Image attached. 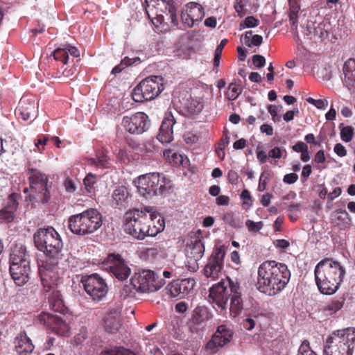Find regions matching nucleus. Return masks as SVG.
<instances>
[{
  "label": "nucleus",
  "mask_w": 355,
  "mask_h": 355,
  "mask_svg": "<svg viewBox=\"0 0 355 355\" xmlns=\"http://www.w3.org/2000/svg\"><path fill=\"white\" fill-rule=\"evenodd\" d=\"M257 274V289L269 296L279 293L291 279L288 266L274 260L265 261L261 263Z\"/></svg>",
  "instance_id": "f257e3e1"
},
{
  "label": "nucleus",
  "mask_w": 355,
  "mask_h": 355,
  "mask_svg": "<svg viewBox=\"0 0 355 355\" xmlns=\"http://www.w3.org/2000/svg\"><path fill=\"white\" fill-rule=\"evenodd\" d=\"M314 274L319 291L323 295H331L340 288L346 270L338 261L325 259L316 265Z\"/></svg>",
  "instance_id": "f03ea898"
},
{
  "label": "nucleus",
  "mask_w": 355,
  "mask_h": 355,
  "mask_svg": "<svg viewBox=\"0 0 355 355\" xmlns=\"http://www.w3.org/2000/svg\"><path fill=\"white\" fill-rule=\"evenodd\" d=\"M355 328L348 327L334 331L324 346V355H354Z\"/></svg>",
  "instance_id": "7ed1b4c3"
},
{
  "label": "nucleus",
  "mask_w": 355,
  "mask_h": 355,
  "mask_svg": "<svg viewBox=\"0 0 355 355\" xmlns=\"http://www.w3.org/2000/svg\"><path fill=\"white\" fill-rule=\"evenodd\" d=\"M33 239L36 248L43 252L49 259H60L63 245L60 236L53 227L38 229Z\"/></svg>",
  "instance_id": "20e7f679"
},
{
  "label": "nucleus",
  "mask_w": 355,
  "mask_h": 355,
  "mask_svg": "<svg viewBox=\"0 0 355 355\" xmlns=\"http://www.w3.org/2000/svg\"><path fill=\"white\" fill-rule=\"evenodd\" d=\"M143 6L148 19L156 27L166 21H170L173 26L178 24L176 8L173 0H145Z\"/></svg>",
  "instance_id": "39448f33"
},
{
  "label": "nucleus",
  "mask_w": 355,
  "mask_h": 355,
  "mask_svg": "<svg viewBox=\"0 0 355 355\" xmlns=\"http://www.w3.org/2000/svg\"><path fill=\"white\" fill-rule=\"evenodd\" d=\"M68 223L71 232L84 236L95 232L101 227L102 216L97 209L91 208L71 216Z\"/></svg>",
  "instance_id": "423d86ee"
},
{
  "label": "nucleus",
  "mask_w": 355,
  "mask_h": 355,
  "mask_svg": "<svg viewBox=\"0 0 355 355\" xmlns=\"http://www.w3.org/2000/svg\"><path fill=\"white\" fill-rule=\"evenodd\" d=\"M149 218L146 210L134 209L125 213V232L138 240H143L148 236Z\"/></svg>",
  "instance_id": "0eeeda50"
},
{
  "label": "nucleus",
  "mask_w": 355,
  "mask_h": 355,
  "mask_svg": "<svg viewBox=\"0 0 355 355\" xmlns=\"http://www.w3.org/2000/svg\"><path fill=\"white\" fill-rule=\"evenodd\" d=\"M135 183L140 195L146 198L162 194L166 189V178L159 173L141 175Z\"/></svg>",
  "instance_id": "6e6552de"
},
{
  "label": "nucleus",
  "mask_w": 355,
  "mask_h": 355,
  "mask_svg": "<svg viewBox=\"0 0 355 355\" xmlns=\"http://www.w3.org/2000/svg\"><path fill=\"white\" fill-rule=\"evenodd\" d=\"M163 90V78L158 76H149L136 86L132 92V98L138 103L151 101L158 96Z\"/></svg>",
  "instance_id": "1a4fd4ad"
},
{
  "label": "nucleus",
  "mask_w": 355,
  "mask_h": 355,
  "mask_svg": "<svg viewBox=\"0 0 355 355\" xmlns=\"http://www.w3.org/2000/svg\"><path fill=\"white\" fill-rule=\"evenodd\" d=\"M32 200L42 203H46L51 198L50 186L48 184L47 176L40 170L33 168L28 169Z\"/></svg>",
  "instance_id": "9d476101"
},
{
  "label": "nucleus",
  "mask_w": 355,
  "mask_h": 355,
  "mask_svg": "<svg viewBox=\"0 0 355 355\" xmlns=\"http://www.w3.org/2000/svg\"><path fill=\"white\" fill-rule=\"evenodd\" d=\"M233 284H239V283L227 277L209 288L208 300L214 308L220 309L221 311H226L228 301L232 296L231 288Z\"/></svg>",
  "instance_id": "9b49d317"
},
{
  "label": "nucleus",
  "mask_w": 355,
  "mask_h": 355,
  "mask_svg": "<svg viewBox=\"0 0 355 355\" xmlns=\"http://www.w3.org/2000/svg\"><path fill=\"white\" fill-rule=\"evenodd\" d=\"M130 282L135 291L141 293L158 291L166 284L164 279L159 277L150 270H143L135 273Z\"/></svg>",
  "instance_id": "f8f14e48"
},
{
  "label": "nucleus",
  "mask_w": 355,
  "mask_h": 355,
  "mask_svg": "<svg viewBox=\"0 0 355 355\" xmlns=\"http://www.w3.org/2000/svg\"><path fill=\"white\" fill-rule=\"evenodd\" d=\"M81 282L85 292L95 301L103 300L108 292L105 280L96 273L83 277Z\"/></svg>",
  "instance_id": "ddd939ff"
},
{
  "label": "nucleus",
  "mask_w": 355,
  "mask_h": 355,
  "mask_svg": "<svg viewBox=\"0 0 355 355\" xmlns=\"http://www.w3.org/2000/svg\"><path fill=\"white\" fill-rule=\"evenodd\" d=\"M225 256V246L220 245L214 249L204 268V275L207 278L216 280L220 277L224 266Z\"/></svg>",
  "instance_id": "4468645a"
},
{
  "label": "nucleus",
  "mask_w": 355,
  "mask_h": 355,
  "mask_svg": "<svg viewBox=\"0 0 355 355\" xmlns=\"http://www.w3.org/2000/svg\"><path fill=\"white\" fill-rule=\"evenodd\" d=\"M331 31V26L328 20L309 21L304 30V39L315 43L324 42L328 39Z\"/></svg>",
  "instance_id": "2eb2a0df"
},
{
  "label": "nucleus",
  "mask_w": 355,
  "mask_h": 355,
  "mask_svg": "<svg viewBox=\"0 0 355 355\" xmlns=\"http://www.w3.org/2000/svg\"><path fill=\"white\" fill-rule=\"evenodd\" d=\"M102 267L120 281L126 279L131 272L125 260L119 254H110L103 261Z\"/></svg>",
  "instance_id": "dca6fc26"
},
{
  "label": "nucleus",
  "mask_w": 355,
  "mask_h": 355,
  "mask_svg": "<svg viewBox=\"0 0 355 355\" xmlns=\"http://www.w3.org/2000/svg\"><path fill=\"white\" fill-rule=\"evenodd\" d=\"M204 17V8L198 3L189 2L182 8L181 20L189 28L198 24Z\"/></svg>",
  "instance_id": "f3484780"
},
{
  "label": "nucleus",
  "mask_w": 355,
  "mask_h": 355,
  "mask_svg": "<svg viewBox=\"0 0 355 355\" xmlns=\"http://www.w3.org/2000/svg\"><path fill=\"white\" fill-rule=\"evenodd\" d=\"M150 125L148 116L144 112L125 116L122 120V125L130 134H141L149 128Z\"/></svg>",
  "instance_id": "a211bd4d"
},
{
  "label": "nucleus",
  "mask_w": 355,
  "mask_h": 355,
  "mask_svg": "<svg viewBox=\"0 0 355 355\" xmlns=\"http://www.w3.org/2000/svg\"><path fill=\"white\" fill-rule=\"evenodd\" d=\"M233 331L225 324L218 327L211 340L206 345V349L211 353H216L219 348L228 344L232 339Z\"/></svg>",
  "instance_id": "6ab92c4d"
},
{
  "label": "nucleus",
  "mask_w": 355,
  "mask_h": 355,
  "mask_svg": "<svg viewBox=\"0 0 355 355\" xmlns=\"http://www.w3.org/2000/svg\"><path fill=\"white\" fill-rule=\"evenodd\" d=\"M49 261L50 263L46 261L40 266L39 273L44 287L51 290L57 285L58 281V260L49 259Z\"/></svg>",
  "instance_id": "aec40b11"
},
{
  "label": "nucleus",
  "mask_w": 355,
  "mask_h": 355,
  "mask_svg": "<svg viewBox=\"0 0 355 355\" xmlns=\"http://www.w3.org/2000/svg\"><path fill=\"white\" fill-rule=\"evenodd\" d=\"M186 257L189 267L193 270L198 268V261H200L204 255L205 246L201 239H196L188 243L186 247Z\"/></svg>",
  "instance_id": "412c9836"
},
{
  "label": "nucleus",
  "mask_w": 355,
  "mask_h": 355,
  "mask_svg": "<svg viewBox=\"0 0 355 355\" xmlns=\"http://www.w3.org/2000/svg\"><path fill=\"white\" fill-rule=\"evenodd\" d=\"M193 279H184L173 281L166 286V290L171 297L182 298L193 289Z\"/></svg>",
  "instance_id": "4be33fe9"
},
{
  "label": "nucleus",
  "mask_w": 355,
  "mask_h": 355,
  "mask_svg": "<svg viewBox=\"0 0 355 355\" xmlns=\"http://www.w3.org/2000/svg\"><path fill=\"white\" fill-rule=\"evenodd\" d=\"M175 123V119L172 114L170 112L166 113L159 128V131L157 137V139L161 143H170L173 141V126Z\"/></svg>",
  "instance_id": "5701e85b"
},
{
  "label": "nucleus",
  "mask_w": 355,
  "mask_h": 355,
  "mask_svg": "<svg viewBox=\"0 0 355 355\" xmlns=\"http://www.w3.org/2000/svg\"><path fill=\"white\" fill-rule=\"evenodd\" d=\"M340 77L343 85L352 92H355V58L345 62Z\"/></svg>",
  "instance_id": "b1692460"
},
{
  "label": "nucleus",
  "mask_w": 355,
  "mask_h": 355,
  "mask_svg": "<svg viewBox=\"0 0 355 355\" xmlns=\"http://www.w3.org/2000/svg\"><path fill=\"white\" fill-rule=\"evenodd\" d=\"M152 207H146L145 210L149 215V223H148L149 229L148 236H155L162 232L165 227V222L164 218L157 212L153 211Z\"/></svg>",
  "instance_id": "393cba45"
},
{
  "label": "nucleus",
  "mask_w": 355,
  "mask_h": 355,
  "mask_svg": "<svg viewBox=\"0 0 355 355\" xmlns=\"http://www.w3.org/2000/svg\"><path fill=\"white\" fill-rule=\"evenodd\" d=\"M30 272V263L10 265L11 277L15 283L19 286L24 285L28 281Z\"/></svg>",
  "instance_id": "a878e982"
},
{
  "label": "nucleus",
  "mask_w": 355,
  "mask_h": 355,
  "mask_svg": "<svg viewBox=\"0 0 355 355\" xmlns=\"http://www.w3.org/2000/svg\"><path fill=\"white\" fill-rule=\"evenodd\" d=\"M26 263L29 264V254L26 246L21 242L13 244L10 248V265Z\"/></svg>",
  "instance_id": "bb28decb"
},
{
  "label": "nucleus",
  "mask_w": 355,
  "mask_h": 355,
  "mask_svg": "<svg viewBox=\"0 0 355 355\" xmlns=\"http://www.w3.org/2000/svg\"><path fill=\"white\" fill-rule=\"evenodd\" d=\"M16 112L24 121L34 119L37 116L36 103L34 100L23 97L19 101Z\"/></svg>",
  "instance_id": "cd10ccee"
},
{
  "label": "nucleus",
  "mask_w": 355,
  "mask_h": 355,
  "mask_svg": "<svg viewBox=\"0 0 355 355\" xmlns=\"http://www.w3.org/2000/svg\"><path fill=\"white\" fill-rule=\"evenodd\" d=\"M52 54L56 61L67 64L69 60V55L73 58H78L80 56V51L76 47L67 45L55 49Z\"/></svg>",
  "instance_id": "c85d7f7f"
},
{
  "label": "nucleus",
  "mask_w": 355,
  "mask_h": 355,
  "mask_svg": "<svg viewBox=\"0 0 355 355\" xmlns=\"http://www.w3.org/2000/svg\"><path fill=\"white\" fill-rule=\"evenodd\" d=\"M232 296L230 297V313L233 318L237 317L243 309V303L239 284L232 286Z\"/></svg>",
  "instance_id": "c756f323"
},
{
  "label": "nucleus",
  "mask_w": 355,
  "mask_h": 355,
  "mask_svg": "<svg viewBox=\"0 0 355 355\" xmlns=\"http://www.w3.org/2000/svg\"><path fill=\"white\" fill-rule=\"evenodd\" d=\"M105 329L110 333L116 332L120 326V311L114 309L107 312L103 318Z\"/></svg>",
  "instance_id": "7c9ffc66"
},
{
  "label": "nucleus",
  "mask_w": 355,
  "mask_h": 355,
  "mask_svg": "<svg viewBox=\"0 0 355 355\" xmlns=\"http://www.w3.org/2000/svg\"><path fill=\"white\" fill-rule=\"evenodd\" d=\"M15 349L19 355H28L34 349L31 340L25 333L20 334L15 339Z\"/></svg>",
  "instance_id": "2f4dec72"
},
{
  "label": "nucleus",
  "mask_w": 355,
  "mask_h": 355,
  "mask_svg": "<svg viewBox=\"0 0 355 355\" xmlns=\"http://www.w3.org/2000/svg\"><path fill=\"white\" fill-rule=\"evenodd\" d=\"M183 110L189 115L198 114L203 108L202 101L198 98H192L191 96L182 103Z\"/></svg>",
  "instance_id": "473e14b6"
},
{
  "label": "nucleus",
  "mask_w": 355,
  "mask_h": 355,
  "mask_svg": "<svg viewBox=\"0 0 355 355\" xmlns=\"http://www.w3.org/2000/svg\"><path fill=\"white\" fill-rule=\"evenodd\" d=\"M212 317L207 307L198 306L193 310L191 320L194 324L200 325L210 320Z\"/></svg>",
  "instance_id": "72a5a7b5"
},
{
  "label": "nucleus",
  "mask_w": 355,
  "mask_h": 355,
  "mask_svg": "<svg viewBox=\"0 0 355 355\" xmlns=\"http://www.w3.org/2000/svg\"><path fill=\"white\" fill-rule=\"evenodd\" d=\"M50 329L56 334L62 336H67L70 331L69 324L58 315H55V320H53V322L50 325Z\"/></svg>",
  "instance_id": "f704fd0d"
},
{
  "label": "nucleus",
  "mask_w": 355,
  "mask_h": 355,
  "mask_svg": "<svg viewBox=\"0 0 355 355\" xmlns=\"http://www.w3.org/2000/svg\"><path fill=\"white\" fill-rule=\"evenodd\" d=\"M344 302L345 298L343 297H336L324 305L322 311L327 315H334L343 308Z\"/></svg>",
  "instance_id": "c9c22d12"
},
{
  "label": "nucleus",
  "mask_w": 355,
  "mask_h": 355,
  "mask_svg": "<svg viewBox=\"0 0 355 355\" xmlns=\"http://www.w3.org/2000/svg\"><path fill=\"white\" fill-rule=\"evenodd\" d=\"M88 164L96 168H107L110 166V158L103 151L99 153L95 157L88 160Z\"/></svg>",
  "instance_id": "e433bc0d"
},
{
  "label": "nucleus",
  "mask_w": 355,
  "mask_h": 355,
  "mask_svg": "<svg viewBox=\"0 0 355 355\" xmlns=\"http://www.w3.org/2000/svg\"><path fill=\"white\" fill-rule=\"evenodd\" d=\"M128 196L126 187L121 186L116 187L112 193L113 202L116 206H124Z\"/></svg>",
  "instance_id": "4c0bfd02"
},
{
  "label": "nucleus",
  "mask_w": 355,
  "mask_h": 355,
  "mask_svg": "<svg viewBox=\"0 0 355 355\" xmlns=\"http://www.w3.org/2000/svg\"><path fill=\"white\" fill-rule=\"evenodd\" d=\"M49 303L54 311L63 312L64 311L62 295L58 291L53 292L52 296L49 299Z\"/></svg>",
  "instance_id": "58836bf2"
},
{
  "label": "nucleus",
  "mask_w": 355,
  "mask_h": 355,
  "mask_svg": "<svg viewBox=\"0 0 355 355\" xmlns=\"http://www.w3.org/2000/svg\"><path fill=\"white\" fill-rule=\"evenodd\" d=\"M96 180L97 176L91 173H88L84 178L83 184L85 192H86L87 194L92 196L94 193V185L96 183Z\"/></svg>",
  "instance_id": "ea45409f"
},
{
  "label": "nucleus",
  "mask_w": 355,
  "mask_h": 355,
  "mask_svg": "<svg viewBox=\"0 0 355 355\" xmlns=\"http://www.w3.org/2000/svg\"><path fill=\"white\" fill-rule=\"evenodd\" d=\"M243 87L239 84L232 83L228 86L227 97L230 101H234L241 94Z\"/></svg>",
  "instance_id": "a19ab883"
},
{
  "label": "nucleus",
  "mask_w": 355,
  "mask_h": 355,
  "mask_svg": "<svg viewBox=\"0 0 355 355\" xmlns=\"http://www.w3.org/2000/svg\"><path fill=\"white\" fill-rule=\"evenodd\" d=\"M299 7L298 6H291L290 8V12H289V22L291 25V31L294 34H297V18H298V12H299ZM296 36L298 37V35H296Z\"/></svg>",
  "instance_id": "79ce46f5"
},
{
  "label": "nucleus",
  "mask_w": 355,
  "mask_h": 355,
  "mask_svg": "<svg viewBox=\"0 0 355 355\" xmlns=\"http://www.w3.org/2000/svg\"><path fill=\"white\" fill-rule=\"evenodd\" d=\"M228 143L229 138L225 137L220 139L216 148V153L220 160H223L225 158V148Z\"/></svg>",
  "instance_id": "37998d69"
},
{
  "label": "nucleus",
  "mask_w": 355,
  "mask_h": 355,
  "mask_svg": "<svg viewBox=\"0 0 355 355\" xmlns=\"http://www.w3.org/2000/svg\"><path fill=\"white\" fill-rule=\"evenodd\" d=\"M164 157L169 159L171 162H174L175 164H182V157L181 155L178 154L175 152H173L171 149H166L163 153Z\"/></svg>",
  "instance_id": "c03bdc74"
},
{
  "label": "nucleus",
  "mask_w": 355,
  "mask_h": 355,
  "mask_svg": "<svg viewBox=\"0 0 355 355\" xmlns=\"http://www.w3.org/2000/svg\"><path fill=\"white\" fill-rule=\"evenodd\" d=\"M297 355H317V354L310 347L309 343L307 340H304L298 349Z\"/></svg>",
  "instance_id": "a18cd8bd"
},
{
  "label": "nucleus",
  "mask_w": 355,
  "mask_h": 355,
  "mask_svg": "<svg viewBox=\"0 0 355 355\" xmlns=\"http://www.w3.org/2000/svg\"><path fill=\"white\" fill-rule=\"evenodd\" d=\"M129 351L122 347H115L103 351L101 355H128Z\"/></svg>",
  "instance_id": "49530a36"
},
{
  "label": "nucleus",
  "mask_w": 355,
  "mask_h": 355,
  "mask_svg": "<svg viewBox=\"0 0 355 355\" xmlns=\"http://www.w3.org/2000/svg\"><path fill=\"white\" fill-rule=\"evenodd\" d=\"M55 315H52L46 312H42L38 317L40 322L44 325H46L50 328L53 320H55Z\"/></svg>",
  "instance_id": "de8ad7c7"
},
{
  "label": "nucleus",
  "mask_w": 355,
  "mask_h": 355,
  "mask_svg": "<svg viewBox=\"0 0 355 355\" xmlns=\"http://www.w3.org/2000/svg\"><path fill=\"white\" fill-rule=\"evenodd\" d=\"M354 129L351 126H345L340 130L341 139L345 142H349L353 137Z\"/></svg>",
  "instance_id": "09e8293b"
},
{
  "label": "nucleus",
  "mask_w": 355,
  "mask_h": 355,
  "mask_svg": "<svg viewBox=\"0 0 355 355\" xmlns=\"http://www.w3.org/2000/svg\"><path fill=\"white\" fill-rule=\"evenodd\" d=\"M270 178V173L268 171H264L260 175L259 182L258 185V190L259 191H263Z\"/></svg>",
  "instance_id": "8fccbe9b"
},
{
  "label": "nucleus",
  "mask_w": 355,
  "mask_h": 355,
  "mask_svg": "<svg viewBox=\"0 0 355 355\" xmlns=\"http://www.w3.org/2000/svg\"><path fill=\"white\" fill-rule=\"evenodd\" d=\"M245 225L250 232H257L262 229L263 224L261 221L254 222L252 220H247Z\"/></svg>",
  "instance_id": "3c124183"
},
{
  "label": "nucleus",
  "mask_w": 355,
  "mask_h": 355,
  "mask_svg": "<svg viewBox=\"0 0 355 355\" xmlns=\"http://www.w3.org/2000/svg\"><path fill=\"white\" fill-rule=\"evenodd\" d=\"M6 207L13 213L15 212L18 207V202L17 201V196L15 194L12 193L9 196L8 201Z\"/></svg>",
  "instance_id": "603ef678"
},
{
  "label": "nucleus",
  "mask_w": 355,
  "mask_h": 355,
  "mask_svg": "<svg viewBox=\"0 0 355 355\" xmlns=\"http://www.w3.org/2000/svg\"><path fill=\"white\" fill-rule=\"evenodd\" d=\"M15 216V213L12 211H10L6 207L3 209L0 210V219L5 220L8 222H10L13 220Z\"/></svg>",
  "instance_id": "864d4df0"
},
{
  "label": "nucleus",
  "mask_w": 355,
  "mask_h": 355,
  "mask_svg": "<svg viewBox=\"0 0 355 355\" xmlns=\"http://www.w3.org/2000/svg\"><path fill=\"white\" fill-rule=\"evenodd\" d=\"M87 337V331L85 327L80 329V333L75 336L74 340L77 345L81 344Z\"/></svg>",
  "instance_id": "5fc2aeb1"
},
{
  "label": "nucleus",
  "mask_w": 355,
  "mask_h": 355,
  "mask_svg": "<svg viewBox=\"0 0 355 355\" xmlns=\"http://www.w3.org/2000/svg\"><path fill=\"white\" fill-rule=\"evenodd\" d=\"M252 61L253 64L257 68L263 67H264V65L266 64L265 58L260 55H253Z\"/></svg>",
  "instance_id": "6e6d98bb"
},
{
  "label": "nucleus",
  "mask_w": 355,
  "mask_h": 355,
  "mask_svg": "<svg viewBox=\"0 0 355 355\" xmlns=\"http://www.w3.org/2000/svg\"><path fill=\"white\" fill-rule=\"evenodd\" d=\"M259 21L252 16L248 17L244 20L245 28H254L259 25Z\"/></svg>",
  "instance_id": "4d7b16f0"
},
{
  "label": "nucleus",
  "mask_w": 355,
  "mask_h": 355,
  "mask_svg": "<svg viewBox=\"0 0 355 355\" xmlns=\"http://www.w3.org/2000/svg\"><path fill=\"white\" fill-rule=\"evenodd\" d=\"M256 324V321L254 318H247L244 319L242 322V325L243 328L248 331L252 330Z\"/></svg>",
  "instance_id": "13d9d810"
},
{
  "label": "nucleus",
  "mask_w": 355,
  "mask_h": 355,
  "mask_svg": "<svg viewBox=\"0 0 355 355\" xmlns=\"http://www.w3.org/2000/svg\"><path fill=\"white\" fill-rule=\"evenodd\" d=\"M48 138L44 135H41L35 142V146L37 147L38 151L41 152L44 146L46 145Z\"/></svg>",
  "instance_id": "bf43d9fd"
},
{
  "label": "nucleus",
  "mask_w": 355,
  "mask_h": 355,
  "mask_svg": "<svg viewBox=\"0 0 355 355\" xmlns=\"http://www.w3.org/2000/svg\"><path fill=\"white\" fill-rule=\"evenodd\" d=\"M334 150L338 156L341 157H344L347 155V150H346L345 146L340 143L336 144L335 145Z\"/></svg>",
  "instance_id": "052dcab7"
},
{
  "label": "nucleus",
  "mask_w": 355,
  "mask_h": 355,
  "mask_svg": "<svg viewBox=\"0 0 355 355\" xmlns=\"http://www.w3.org/2000/svg\"><path fill=\"white\" fill-rule=\"evenodd\" d=\"M298 180V175L295 173H288L284 175V182L287 184H293Z\"/></svg>",
  "instance_id": "680f3d73"
},
{
  "label": "nucleus",
  "mask_w": 355,
  "mask_h": 355,
  "mask_svg": "<svg viewBox=\"0 0 355 355\" xmlns=\"http://www.w3.org/2000/svg\"><path fill=\"white\" fill-rule=\"evenodd\" d=\"M184 140L187 144H193L198 141V137L192 132H187L184 136Z\"/></svg>",
  "instance_id": "e2e57ef3"
},
{
  "label": "nucleus",
  "mask_w": 355,
  "mask_h": 355,
  "mask_svg": "<svg viewBox=\"0 0 355 355\" xmlns=\"http://www.w3.org/2000/svg\"><path fill=\"white\" fill-rule=\"evenodd\" d=\"M282 153L279 147H275L268 152V157L274 159L282 157Z\"/></svg>",
  "instance_id": "0e129e2a"
},
{
  "label": "nucleus",
  "mask_w": 355,
  "mask_h": 355,
  "mask_svg": "<svg viewBox=\"0 0 355 355\" xmlns=\"http://www.w3.org/2000/svg\"><path fill=\"white\" fill-rule=\"evenodd\" d=\"M292 149L295 152L302 153L308 149V146L302 141H298L293 146Z\"/></svg>",
  "instance_id": "69168bd1"
},
{
  "label": "nucleus",
  "mask_w": 355,
  "mask_h": 355,
  "mask_svg": "<svg viewBox=\"0 0 355 355\" xmlns=\"http://www.w3.org/2000/svg\"><path fill=\"white\" fill-rule=\"evenodd\" d=\"M298 112H299V110L297 108H295L293 110H289L284 114L283 119L284 121H286L287 122L291 121L293 119L295 115L296 114H297Z\"/></svg>",
  "instance_id": "338daca9"
},
{
  "label": "nucleus",
  "mask_w": 355,
  "mask_h": 355,
  "mask_svg": "<svg viewBox=\"0 0 355 355\" xmlns=\"http://www.w3.org/2000/svg\"><path fill=\"white\" fill-rule=\"evenodd\" d=\"M290 243L285 239H277L274 241V245L280 249H285L289 246Z\"/></svg>",
  "instance_id": "774afa93"
}]
</instances>
